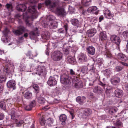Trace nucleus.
I'll return each instance as SVG.
<instances>
[{"mask_svg":"<svg viewBox=\"0 0 128 128\" xmlns=\"http://www.w3.org/2000/svg\"><path fill=\"white\" fill-rule=\"evenodd\" d=\"M10 115L11 118V122L9 125L11 127L14 126H21L22 124H23L24 122L23 120H21L20 121L18 120V118L16 116L15 110L14 109L11 110Z\"/></svg>","mask_w":128,"mask_h":128,"instance_id":"f257e3e1","label":"nucleus"},{"mask_svg":"<svg viewBox=\"0 0 128 128\" xmlns=\"http://www.w3.org/2000/svg\"><path fill=\"white\" fill-rule=\"evenodd\" d=\"M54 17L52 15H50L46 16V20L47 22H50V28L51 29L56 28L58 26V22L54 21Z\"/></svg>","mask_w":128,"mask_h":128,"instance_id":"f03ea898","label":"nucleus"},{"mask_svg":"<svg viewBox=\"0 0 128 128\" xmlns=\"http://www.w3.org/2000/svg\"><path fill=\"white\" fill-rule=\"evenodd\" d=\"M63 54L59 51H55L51 55L52 59L54 61L57 62L61 60L63 57Z\"/></svg>","mask_w":128,"mask_h":128,"instance_id":"7ed1b4c3","label":"nucleus"},{"mask_svg":"<svg viewBox=\"0 0 128 128\" xmlns=\"http://www.w3.org/2000/svg\"><path fill=\"white\" fill-rule=\"evenodd\" d=\"M61 82L64 84H70L71 83L70 78L68 75L64 74L60 76Z\"/></svg>","mask_w":128,"mask_h":128,"instance_id":"20e7f679","label":"nucleus"},{"mask_svg":"<svg viewBox=\"0 0 128 128\" xmlns=\"http://www.w3.org/2000/svg\"><path fill=\"white\" fill-rule=\"evenodd\" d=\"M35 74L40 76L46 75V68L44 66H39L36 70Z\"/></svg>","mask_w":128,"mask_h":128,"instance_id":"39448f33","label":"nucleus"},{"mask_svg":"<svg viewBox=\"0 0 128 128\" xmlns=\"http://www.w3.org/2000/svg\"><path fill=\"white\" fill-rule=\"evenodd\" d=\"M56 14L58 16L63 18L66 16V12L62 7H57L56 10Z\"/></svg>","mask_w":128,"mask_h":128,"instance_id":"423d86ee","label":"nucleus"},{"mask_svg":"<svg viewBox=\"0 0 128 128\" xmlns=\"http://www.w3.org/2000/svg\"><path fill=\"white\" fill-rule=\"evenodd\" d=\"M9 31L8 30L7 28H6L2 32L4 36H3L2 38H1L2 40L5 43H7L10 41V38L7 36Z\"/></svg>","mask_w":128,"mask_h":128,"instance_id":"0eeeda50","label":"nucleus"},{"mask_svg":"<svg viewBox=\"0 0 128 128\" xmlns=\"http://www.w3.org/2000/svg\"><path fill=\"white\" fill-rule=\"evenodd\" d=\"M38 30V28H36L34 30L29 33L30 37L31 39L36 40L37 38V36H39V33Z\"/></svg>","mask_w":128,"mask_h":128,"instance_id":"6e6552de","label":"nucleus"},{"mask_svg":"<svg viewBox=\"0 0 128 128\" xmlns=\"http://www.w3.org/2000/svg\"><path fill=\"white\" fill-rule=\"evenodd\" d=\"M110 40L112 42L118 46L121 42V40L118 36L114 34L110 37Z\"/></svg>","mask_w":128,"mask_h":128,"instance_id":"1a4fd4ad","label":"nucleus"},{"mask_svg":"<svg viewBox=\"0 0 128 128\" xmlns=\"http://www.w3.org/2000/svg\"><path fill=\"white\" fill-rule=\"evenodd\" d=\"M120 82V78L116 76H113L110 79L111 84L114 86L118 85Z\"/></svg>","mask_w":128,"mask_h":128,"instance_id":"9d476101","label":"nucleus"},{"mask_svg":"<svg viewBox=\"0 0 128 128\" xmlns=\"http://www.w3.org/2000/svg\"><path fill=\"white\" fill-rule=\"evenodd\" d=\"M24 31V27L23 26H19L17 30H13V33L16 36H19L22 34Z\"/></svg>","mask_w":128,"mask_h":128,"instance_id":"9b49d317","label":"nucleus"},{"mask_svg":"<svg viewBox=\"0 0 128 128\" xmlns=\"http://www.w3.org/2000/svg\"><path fill=\"white\" fill-rule=\"evenodd\" d=\"M78 61L79 62L82 63L84 62H86L88 59L86 55L84 53H81L78 57Z\"/></svg>","mask_w":128,"mask_h":128,"instance_id":"f8f14e48","label":"nucleus"},{"mask_svg":"<svg viewBox=\"0 0 128 128\" xmlns=\"http://www.w3.org/2000/svg\"><path fill=\"white\" fill-rule=\"evenodd\" d=\"M45 5L50 10H52L56 6V3L55 2H52L49 0H46L45 1Z\"/></svg>","mask_w":128,"mask_h":128,"instance_id":"ddd939ff","label":"nucleus"},{"mask_svg":"<svg viewBox=\"0 0 128 128\" xmlns=\"http://www.w3.org/2000/svg\"><path fill=\"white\" fill-rule=\"evenodd\" d=\"M74 83V81H73V83L74 86L76 88H80L83 87L82 83L80 80V79H78L76 78V79Z\"/></svg>","mask_w":128,"mask_h":128,"instance_id":"4468645a","label":"nucleus"},{"mask_svg":"<svg viewBox=\"0 0 128 128\" xmlns=\"http://www.w3.org/2000/svg\"><path fill=\"white\" fill-rule=\"evenodd\" d=\"M57 82L54 78L50 76L47 82L48 84L50 86H54L57 84Z\"/></svg>","mask_w":128,"mask_h":128,"instance_id":"2eb2a0df","label":"nucleus"},{"mask_svg":"<svg viewBox=\"0 0 128 128\" xmlns=\"http://www.w3.org/2000/svg\"><path fill=\"white\" fill-rule=\"evenodd\" d=\"M99 37L100 40H101L102 42H104L107 38L106 32L104 31L100 32L99 34Z\"/></svg>","mask_w":128,"mask_h":128,"instance_id":"dca6fc26","label":"nucleus"},{"mask_svg":"<svg viewBox=\"0 0 128 128\" xmlns=\"http://www.w3.org/2000/svg\"><path fill=\"white\" fill-rule=\"evenodd\" d=\"M104 16L106 18L110 19L114 16V14L111 13L110 11L108 10H106L104 12Z\"/></svg>","mask_w":128,"mask_h":128,"instance_id":"f3484780","label":"nucleus"},{"mask_svg":"<svg viewBox=\"0 0 128 128\" xmlns=\"http://www.w3.org/2000/svg\"><path fill=\"white\" fill-rule=\"evenodd\" d=\"M117 58L119 60L124 62H128L127 58L125 54L122 53H119L117 55Z\"/></svg>","mask_w":128,"mask_h":128,"instance_id":"a211bd4d","label":"nucleus"},{"mask_svg":"<svg viewBox=\"0 0 128 128\" xmlns=\"http://www.w3.org/2000/svg\"><path fill=\"white\" fill-rule=\"evenodd\" d=\"M93 91L95 93L99 94H102L103 92V90L102 88L99 86L94 87Z\"/></svg>","mask_w":128,"mask_h":128,"instance_id":"6ab92c4d","label":"nucleus"},{"mask_svg":"<svg viewBox=\"0 0 128 128\" xmlns=\"http://www.w3.org/2000/svg\"><path fill=\"white\" fill-rule=\"evenodd\" d=\"M6 85L8 87L12 88L13 90H14L16 88L15 81L13 80L8 81L7 82Z\"/></svg>","mask_w":128,"mask_h":128,"instance_id":"aec40b11","label":"nucleus"},{"mask_svg":"<svg viewBox=\"0 0 128 128\" xmlns=\"http://www.w3.org/2000/svg\"><path fill=\"white\" fill-rule=\"evenodd\" d=\"M115 96L117 98H121L123 95V92L121 90L117 88L114 92Z\"/></svg>","mask_w":128,"mask_h":128,"instance_id":"412c9836","label":"nucleus"},{"mask_svg":"<svg viewBox=\"0 0 128 128\" xmlns=\"http://www.w3.org/2000/svg\"><path fill=\"white\" fill-rule=\"evenodd\" d=\"M98 8L96 6H92L89 7L87 10V11L88 13H94L96 14H97L98 12L96 11Z\"/></svg>","mask_w":128,"mask_h":128,"instance_id":"4be33fe9","label":"nucleus"},{"mask_svg":"<svg viewBox=\"0 0 128 128\" xmlns=\"http://www.w3.org/2000/svg\"><path fill=\"white\" fill-rule=\"evenodd\" d=\"M96 32V30L94 28H93L88 30L87 33L89 37H92L94 35Z\"/></svg>","mask_w":128,"mask_h":128,"instance_id":"5701e85b","label":"nucleus"},{"mask_svg":"<svg viewBox=\"0 0 128 128\" xmlns=\"http://www.w3.org/2000/svg\"><path fill=\"white\" fill-rule=\"evenodd\" d=\"M88 54L90 55H93L95 53V49L94 47L92 46H88L86 48Z\"/></svg>","mask_w":128,"mask_h":128,"instance_id":"b1692460","label":"nucleus"},{"mask_svg":"<svg viewBox=\"0 0 128 128\" xmlns=\"http://www.w3.org/2000/svg\"><path fill=\"white\" fill-rule=\"evenodd\" d=\"M28 12L29 13L31 14L32 16H33V14H35L37 12V11L34 6H30L28 7Z\"/></svg>","mask_w":128,"mask_h":128,"instance_id":"393cba45","label":"nucleus"},{"mask_svg":"<svg viewBox=\"0 0 128 128\" xmlns=\"http://www.w3.org/2000/svg\"><path fill=\"white\" fill-rule=\"evenodd\" d=\"M50 35V33L48 31H45L42 34V38L44 40H47L49 38Z\"/></svg>","mask_w":128,"mask_h":128,"instance_id":"a878e982","label":"nucleus"},{"mask_svg":"<svg viewBox=\"0 0 128 128\" xmlns=\"http://www.w3.org/2000/svg\"><path fill=\"white\" fill-rule=\"evenodd\" d=\"M67 62L68 63L73 65L76 62V60L74 58L71 56L68 57L66 58Z\"/></svg>","mask_w":128,"mask_h":128,"instance_id":"bb28decb","label":"nucleus"},{"mask_svg":"<svg viewBox=\"0 0 128 128\" xmlns=\"http://www.w3.org/2000/svg\"><path fill=\"white\" fill-rule=\"evenodd\" d=\"M1 61L2 62H3V63L4 64L5 63L6 64H5V66H6L4 67L3 70L4 71L6 72H7L8 71L9 69V68L8 67V66L10 65V62L8 61V62L7 60H6L5 61H4L2 59V60H1Z\"/></svg>","mask_w":128,"mask_h":128,"instance_id":"cd10ccee","label":"nucleus"},{"mask_svg":"<svg viewBox=\"0 0 128 128\" xmlns=\"http://www.w3.org/2000/svg\"><path fill=\"white\" fill-rule=\"evenodd\" d=\"M86 99L85 97L83 96L82 98L80 96L77 97L76 99V101L80 104H82L84 103V100Z\"/></svg>","mask_w":128,"mask_h":128,"instance_id":"c85d7f7f","label":"nucleus"},{"mask_svg":"<svg viewBox=\"0 0 128 128\" xmlns=\"http://www.w3.org/2000/svg\"><path fill=\"white\" fill-rule=\"evenodd\" d=\"M67 119L66 116L64 114L61 115L59 117V120L60 121L62 122V124H65V122Z\"/></svg>","mask_w":128,"mask_h":128,"instance_id":"c756f323","label":"nucleus"},{"mask_svg":"<svg viewBox=\"0 0 128 128\" xmlns=\"http://www.w3.org/2000/svg\"><path fill=\"white\" fill-rule=\"evenodd\" d=\"M81 2L83 6H87L91 4V0H82Z\"/></svg>","mask_w":128,"mask_h":128,"instance_id":"7c9ffc66","label":"nucleus"},{"mask_svg":"<svg viewBox=\"0 0 128 128\" xmlns=\"http://www.w3.org/2000/svg\"><path fill=\"white\" fill-rule=\"evenodd\" d=\"M24 4H19L16 6V9L19 11L22 12L23 10L24 9Z\"/></svg>","mask_w":128,"mask_h":128,"instance_id":"2f4dec72","label":"nucleus"},{"mask_svg":"<svg viewBox=\"0 0 128 128\" xmlns=\"http://www.w3.org/2000/svg\"><path fill=\"white\" fill-rule=\"evenodd\" d=\"M92 112V110L90 109L86 108L84 110L83 114L85 116H88L90 115Z\"/></svg>","mask_w":128,"mask_h":128,"instance_id":"473e14b6","label":"nucleus"},{"mask_svg":"<svg viewBox=\"0 0 128 128\" xmlns=\"http://www.w3.org/2000/svg\"><path fill=\"white\" fill-rule=\"evenodd\" d=\"M70 75H72L76 78L77 77H80V75L78 73L75 72L72 69H70Z\"/></svg>","mask_w":128,"mask_h":128,"instance_id":"72a5a7b5","label":"nucleus"},{"mask_svg":"<svg viewBox=\"0 0 128 128\" xmlns=\"http://www.w3.org/2000/svg\"><path fill=\"white\" fill-rule=\"evenodd\" d=\"M32 95V93L30 92H26L24 94V98L27 99L31 98Z\"/></svg>","mask_w":128,"mask_h":128,"instance_id":"f704fd0d","label":"nucleus"},{"mask_svg":"<svg viewBox=\"0 0 128 128\" xmlns=\"http://www.w3.org/2000/svg\"><path fill=\"white\" fill-rule=\"evenodd\" d=\"M72 24L74 26H78L79 25V22L77 19H73L71 20Z\"/></svg>","mask_w":128,"mask_h":128,"instance_id":"c9c22d12","label":"nucleus"},{"mask_svg":"<svg viewBox=\"0 0 128 128\" xmlns=\"http://www.w3.org/2000/svg\"><path fill=\"white\" fill-rule=\"evenodd\" d=\"M81 72L83 74H86L87 72L88 68L86 66H83L80 67Z\"/></svg>","mask_w":128,"mask_h":128,"instance_id":"e433bc0d","label":"nucleus"},{"mask_svg":"<svg viewBox=\"0 0 128 128\" xmlns=\"http://www.w3.org/2000/svg\"><path fill=\"white\" fill-rule=\"evenodd\" d=\"M53 120L51 118L48 119L46 120V124L49 126H52L53 122Z\"/></svg>","mask_w":128,"mask_h":128,"instance_id":"4c0bfd02","label":"nucleus"},{"mask_svg":"<svg viewBox=\"0 0 128 128\" xmlns=\"http://www.w3.org/2000/svg\"><path fill=\"white\" fill-rule=\"evenodd\" d=\"M38 102L40 104H43L45 102L44 99L42 97H39L37 98Z\"/></svg>","mask_w":128,"mask_h":128,"instance_id":"58836bf2","label":"nucleus"},{"mask_svg":"<svg viewBox=\"0 0 128 128\" xmlns=\"http://www.w3.org/2000/svg\"><path fill=\"white\" fill-rule=\"evenodd\" d=\"M122 124L121 121L118 119L117 120L115 123V126L117 128H120L121 127Z\"/></svg>","mask_w":128,"mask_h":128,"instance_id":"ea45409f","label":"nucleus"},{"mask_svg":"<svg viewBox=\"0 0 128 128\" xmlns=\"http://www.w3.org/2000/svg\"><path fill=\"white\" fill-rule=\"evenodd\" d=\"M32 87L33 88L36 90V92L38 93L39 92V87L36 84H34L32 86Z\"/></svg>","mask_w":128,"mask_h":128,"instance_id":"a19ab883","label":"nucleus"},{"mask_svg":"<svg viewBox=\"0 0 128 128\" xmlns=\"http://www.w3.org/2000/svg\"><path fill=\"white\" fill-rule=\"evenodd\" d=\"M40 122L41 125L43 126L46 123V120L44 116H42L41 118H40Z\"/></svg>","mask_w":128,"mask_h":128,"instance_id":"79ce46f5","label":"nucleus"},{"mask_svg":"<svg viewBox=\"0 0 128 128\" xmlns=\"http://www.w3.org/2000/svg\"><path fill=\"white\" fill-rule=\"evenodd\" d=\"M0 106L4 110H5L6 109V104L4 101H1L0 102Z\"/></svg>","mask_w":128,"mask_h":128,"instance_id":"37998d69","label":"nucleus"},{"mask_svg":"<svg viewBox=\"0 0 128 128\" xmlns=\"http://www.w3.org/2000/svg\"><path fill=\"white\" fill-rule=\"evenodd\" d=\"M6 6L7 9L8 10H12V6L11 3L7 4L6 5Z\"/></svg>","mask_w":128,"mask_h":128,"instance_id":"c03bdc74","label":"nucleus"},{"mask_svg":"<svg viewBox=\"0 0 128 128\" xmlns=\"http://www.w3.org/2000/svg\"><path fill=\"white\" fill-rule=\"evenodd\" d=\"M111 73V71L110 69H106L104 71L105 76H109Z\"/></svg>","mask_w":128,"mask_h":128,"instance_id":"a18cd8bd","label":"nucleus"},{"mask_svg":"<svg viewBox=\"0 0 128 128\" xmlns=\"http://www.w3.org/2000/svg\"><path fill=\"white\" fill-rule=\"evenodd\" d=\"M6 80V78L4 76L2 75L0 76V82H4Z\"/></svg>","mask_w":128,"mask_h":128,"instance_id":"49530a36","label":"nucleus"},{"mask_svg":"<svg viewBox=\"0 0 128 128\" xmlns=\"http://www.w3.org/2000/svg\"><path fill=\"white\" fill-rule=\"evenodd\" d=\"M104 55L108 58H111L112 56V55L110 51L108 50H106L105 52Z\"/></svg>","mask_w":128,"mask_h":128,"instance_id":"de8ad7c7","label":"nucleus"},{"mask_svg":"<svg viewBox=\"0 0 128 128\" xmlns=\"http://www.w3.org/2000/svg\"><path fill=\"white\" fill-rule=\"evenodd\" d=\"M30 18V16H28L27 17V18L25 20V22L27 25L28 26H30L31 25V24L29 22V20Z\"/></svg>","mask_w":128,"mask_h":128,"instance_id":"09e8293b","label":"nucleus"},{"mask_svg":"<svg viewBox=\"0 0 128 128\" xmlns=\"http://www.w3.org/2000/svg\"><path fill=\"white\" fill-rule=\"evenodd\" d=\"M29 105L32 108L34 107L36 105V102L34 100L32 101L30 103Z\"/></svg>","mask_w":128,"mask_h":128,"instance_id":"8fccbe9b","label":"nucleus"},{"mask_svg":"<svg viewBox=\"0 0 128 128\" xmlns=\"http://www.w3.org/2000/svg\"><path fill=\"white\" fill-rule=\"evenodd\" d=\"M26 54V56H28L30 58H32L33 57V56L30 52H28Z\"/></svg>","mask_w":128,"mask_h":128,"instance_id":"3c124183","label":"nucleus"},{"mask_svg":"<svg viewBox=\"0 0 128 128\" xmlns=\"http://www.w3.org/2000/svg\"><path fill=\"white\" fill-rule=\"evenodd\" d=\"M123 35L125 38L128 37V31H126L124 32L123 33Z\"/></svg>","mask_w":128,"mask_h":128,"instance_id":"603ef678","label":"nucleus"},{"mask_svg":"<svg viewBox=\"0 0 128 128\" xmlns=\"http://www.w3.org/2000/svg\"><path fill=\"white\" fill-rule=\"evenodd\" d=\"M24 37V34H23L22 36L20 37L18 40V42H19L21 43L23 42Z\"/></svg>","mask_w":128,"mask_h":128,"instance_id":"864d4df0","label":"nucleus"},{"mask_svg":"<svg viewBox=\"0 0 128 128\" xmlns=\"http://www.w3.org/2000/svg\"><path fill=\"white\" fill-rule=\"evenodd\" d=\"M24 108H25L26 110L30 111L31 110L32 108L29 104V105L26 106L25 107H24Z\"/></svg>","mask_w":128,"mask_h":128,"instance_id":"5fc2aeb1","label":"nucleus"},{"mask_svg":"<svg viewBox=\"0 0 128 128\" xmlns=\"http://www.w3.org/2000/svg\"><path fill=\"white\" fill-rule=\"evenodd\" d=\"M116 69L117 71L119 72L122 70V68L120 66H117L116 67Z\"/></svg>","mask_w":128,"mask_h":128,"instance_id":"6e6d98bb","label":"nucleus"},{"mask_svg":"<svg viewBox=\"0 0 128 128\" xmlns=\"http://www.w3.org/2000/svg\"><path fill=\"white\" fill-rule=\"evenodd\" d=\"M49 22H44L43 23V26L44 28H46L48 27Z\"/></svg>","mask_w":128,"mask_h":128,"instance_id":"4d7b16f0","label":"nucleus"},{"mask_svg":"<svg viewBox=\"0 0 128 128\" xmlns=\"http://www.w3.org/2000/svg\"><path fill=\"white\" fill-rule=\"evenodd\" d=\"M98 84L102 86L104 88L106 84H105L103 83L102 82H100L98 83Z\"/></svg>","mask_w":128,"mask_h":128,"instance_id":"13d9d810","label":"nucleus"},{"mask_svg":"<svg viewBox=\"0 0 128 128\" xmlns=\"http://www.w3.org/2000/svg\"><path fill=\"white\" fill-rule=\"evenodd\" d=\"M104 19V17L102 15L100 16L99 18V22H101L102 20H103Z\"/></svg>","mask_w":128,"mask_h":128,"instance_id":"bf43d9fd","label":"nucleus"},{"mask_svg":"<svg viewBox=\"0 0 128 128\" xmlns=\"http://www.w3.org/2000/svg\"><path fill=\"white\" fill-rule=\"evenodd\" d=\"M4 117V114L0 113V120L3 119Z\"/></svg>","mask_w":128,"mask_h":128,"instance_id":"052dcab7","label":"nucleus"},{"mask_svg":"<svg viewBox=\"0 0 128 128\" xmlns=\"http://www.w3.org/2000/svg\"><path fill=\"white\" fill-rule=\"evenodd\" d=\"M68 27V26L67 24L64 25V28L66 31V32L67 31Z\"/></svg>","mask_w":128,"mask_h":128,"instance_id":"680f3d73","label":"nucleus"},{"mask_svg":"<svg viewBox=\"0 0 128 128\" xmlns=\"http://www.w3.org/2000/svg\"><path fill=\"white\" fill-rule=\"evenodd\" d=\"M90 70L92 73H94V68L93 66H92V68L90 69Z\"/></svg>","mask_w":128,"mask_h":128,"instance_id":"e2e57ef3","label":"nucleus"},{"mask_svg":"<svg viewBox=\"0 0 128 128\" xmlns=\"http://www.w3.org/2000/svg\"><path fill=\"white\" fill-rule=\"evenodd\" d=\"M11 100H12L10 98H9L7 100H6V102L8 104H11V102H10Z\"/></svg>","mask_w":128,"mask_h":128,"instance_id":"0e129e2a","label":"nucleus"},{"mask_svg":"<svg viewBox=\"0 0 128 128\" xmlns=\"http://www.w3.org/2000/svg\"><path fill=\"white\" fill-rule=\"evenodd\" d=\"M122 64L125 66H128V63L126 62H122Z\"/></svg>","mask_w":128,"mask_h":128,"instance_id":"69168bd1","label":"nucleus"},{"mask_svg":"<svg viewBox=\"0 0 128 128\" xmlns=\"http://www.w3.org/2000/svg\"><path fill=\"white\" fill-rule=\"evenodd\" d=\"M111 90V88H110V87L109 86H108L106 88V92L107 91H109Z\"/></svg>","mask_w":128,"mask_h":128,"instance_id":"338daca9","label":"nucleus"},{"mask_svg":"<svg viewBox=\"0 0 128 128\" xmlns=\"http://www.w3.org/2000/svg\"><path fill=\"white\" fill-rule=\"evenodd\" d=\"M126 52H128V42H127V43L126 45Z\"/></svg>","mask_w":128,"mask_h":128,"instance_id":"774afa93","label":"nucleus"}]
</instances>
